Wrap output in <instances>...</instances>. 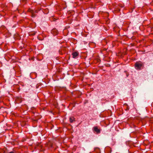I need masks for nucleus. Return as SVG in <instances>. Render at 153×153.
<instances>
[{
	"instance_id": "nucleus-3",
	"label": "nucleus",
	"mask_w": 153,
	"mask_h": 153,
	"mask_svg": "<svg viewBox=\"0 0 153 153\" xmlns=\"http://www.w3.org/2000/svg\"><path fill=\"white\" fill-rule=\"evenodd\" d=\"M78 55L79 53L78 52L75 51L74 52L72 53V55L73 56L72 57L74 58H76Z\"/></svg>"
},
{
	"instance_id": "nucleus-1",
	"label": "nucleus",
	"mask_w": 153,
	"mask_h": 153,
	"mask_svg": "<svg viewBox=\"0 0 153 153\" xmlns=\"http://www.w3.org/2000/svg\"><path fill=\"white\" fill-rule=\"evenodd\" d=\"M144 67V63L141 61L137 62L135 64V68L137 70H141Z\"/></svg>"
},
{
	"instance_id": "nucleus-10",
	"label": "nucleus",
	"mask_w": 153,
	"mask_h": 153,
	"mask_svg": "<svg viewBox=\"0 0 153 153\" xmlns=\"http://www.w3.org/2000/svg\"><path fill=\"white\" fill-rule=\"evenodd\" d=\"M23 124V123H21V125H22V126H24L25 124H24V125H23V124Z\"/></svg>"
},
{
	"instance_id": "nucleus-6",
	"label": "nucleus",
	"mask_w": 153,
	"mask_h": 153,
	"mask_svg": "<svg viewBox=\"0 0 153 153\" xmlns=\"http://www.w3.org/2000/svg\"><path fill=\"white\" fill-rule=\"evenodd\" d=\"M33 10L30 9H29L28 10V11L31 13V14L33 13Z\"/></svg>"
},
{
	"instance_id": "nucleus-7",
	"label": "nucleus",
	"mask_w": 153,
	"mask_h": 153,
	"mask_svg": "<svg viewBox=\"0 0 153 153\" xmlns=\"http://www.w3.org/2000/svg\"><path fill=\"white\" fill-rule=\"evenodd\" d=\"M33 12H34L35 13H38V10H35L33 11Z\"/></svg>"
},
{
	"instance_id": "nucleus-9",
	"label": "nucleus",
	"mask_w": 153,
	"mask_h": 153,
	"mask_svg": "<svg viewBox=\"0 0 153 153\" xmlns=\"http://www.w3.org/2000/svg\"><path fill=\"white\" fill-rule=\"evenodd\" d=\"M126 75L127 77H128V74H127L126 73Z\"/></svg>"
},
{
	"instance_id": "nucleus-8",
	"label": "nucleus",
	"mask_w": 153,
	"mask_h": 153,
	"mask_svg": "<svg viewBox=\"0 0 153 153\" xmlns=\"http://www.w3.org/2000/svg\"><path fill=\"white\" fill-rule=\"evenodd\" d=\"M8 153H14V152H8Z\"/></svg>"
},
{
	"instance_id": "nucleus-4",
	"label": "nucleus",
	"mask_w": 153,
	"mask_h": 153,
	"mask_svg": "<svg viewBox=\"0 0 153 153\" xmlns=\"http://www.w3.org/2000/svg\"><path fill=\"white\" fill-rule=\"evenodd\" d=\"M69 120L70 123H72L75 121V119L74 117H70L69 118Z\"/></svg>"
},
{
	"instance_id": "nucleus-2",
	"label": "nucleus",
	"mask_w": 153,
	"mask_h": 153,
	"mask_svg": "<svg viewBox=\"0 0 153 153\" xmlns=\"http://www.w3.org/2000/svg\"><path fill=\"white\" fill-rule=\"evenodd\" d=\"M93 131L96 132L97 133H100V130L98 129L97 126H94L93 128Z\"/></svg>"
},
{
	"instance_id": "nucleus-5",
	"label": "nucleus",
	"mask_w": 153,
	"mask_h": 153,
	"mask_svg": "<svg viewBox=\"0 0 153 153\" xmlns=\"http://www.w3.org/2000/svg\"><path fill=\"white\" fill-rule=\"evenodd\" d=\"M36 13H34V12L32 13V14H31V16L32 17H35L36 16Z\"/></svg>"
},
{
	"instance_id": "nucleus-11",
	"label": "nucleus",
	"mask_w": 153,
	"mask_h": 153,
	"mask_svg": "<svg viewBox=\"0 0 153 153\" xmlns=\"http://www.w3.org/2000/svg\"><path fill=\"white\" fill-rule=\"evenodd\" d=\"M121 7H123V6H121Z\"/></svg>"
}]
</instances>
